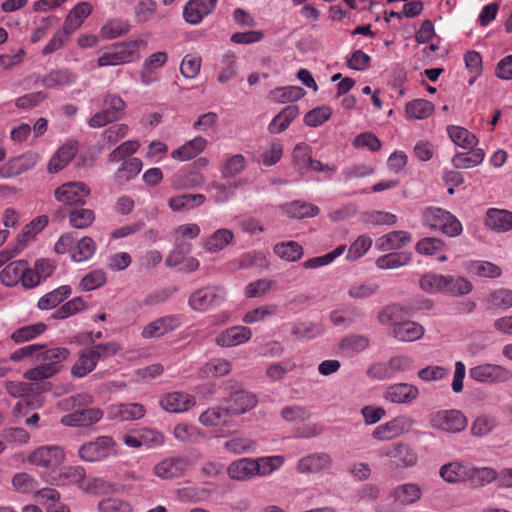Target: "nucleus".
<instances>
[{
    "instance_id": "nucleus-1",
    "label": "nucleus",
    "mask_w": 512,
    "mask_h": 512,
    "mask_svg": "<svg viewBox=\"0 0 512 512\" xmlns=\"http://www.w3.org/2000/svg\"><path fill=\"white\" fill-rule=\"evenodd\" d=\"M67 348L57 347L45 350L36 356V362L40 365L27 370L23 377L29 381H42L48 379L61 370V362L69 356Z\"/></svg>"
},
{
    "instance_id": "nucleus-2",
    "label": "nucleus",
    "mask_w": 512,
    "mask_h": 512,
    "mask_svg": "<svg viewBox=\"0 0 512 512\" xmlns=\"http://www.w3.org/2000/svg\"><path fill=\"white\" fill-rule=\"evenodd\" d=\"M421 219L424 226L438 230L448 237H457L463 231L462 224L457 217L440 207L425 208Z\"/></svg>"
},
{
    "instance_id": "nucleus-3",
    "label": "nucleus",
    "mask_w": 512,
    "mask_h": 512,
    "mask_svg": "<svg viewBox=\"0 0 512 512\" xmlns=\"http://www.w3.org/2000/svg\"><path fill=\"white\" fill-rule=\"evenodd\" d=\"M142 43V40L115 43L97 59V65L106 67L130 63L139 56L138 47Z\"/></svg>"
},
{
    "instance_id": "nucleus-4",
    "label": "nucleus",
    "mask_w": 512,
    "mask_h": 512,
    "mask_svg": "<svg viewBox=\"0 0 512 512\" xmlns=\"http://www.w3.org/2000/svg\"><path fill=\"white\" fill-rule=\"evenodd\" d=\"M194 466L192 459L185 455H172L154 465L153 474L162 480L185 477Z\"/></svg>"
},
{
    "instance_id": "nucleus-5",
    "label": "nucleus",
    "mask_w": 512,
    "mask_h": 512,
    "mask_svg": "<svg viewBox=\"0 0 512 512\" xmlns=\"http://www.w3.org/2000/svg\"><path fill=\"white\" fill-rule=\"evenodd\" d=\"M226 298L222 286L210 285L194 291L188 299V305L195 311H207L220 306Z\"/></svg>"
},
{
    "instance_id": "nucleus-6",
    "label": "nucleus",
    "mask_w": 512,
    "mask_h": 512,
    "mask_svg": "<svg viewBox=\"0 0 512 512\" xmlns=\"http://www.w3.org/2000/svg\"><path fill=\"white\" fill-rule=\"evenodd\" d=\"M469 377L482 384H500L512 380V370L502 365L484 363L470 368Z\"/></svg>"
},
{
    "instance_id": "nucleus-7",
    "label": "nucleus",
    "mask_w": 512,
    "mask_h": 512,
    "mask_svg": "<svg viewBox=\"0 0 512 512\" xmlns=\"http://www.w3.org/2000/svg\"><path fill=\"white\" fill-rule=\"evenodd\" d=\"M467 418L458 410H440L431 415L433 428L447 433H458L467 427Z\"/></svg>"
},
{
    "instance_id": "nucleus-8",
    "label": "nucleus",
    "mask_w": 512,
    "mask_h": 512,
    "mask_svg": "<svg viewBox=\"0 0 512 512\" xmlns=\"http://www.w3.org/2000/svg\"><path fill=\"white\" fill-rule=\"evenodd\" d=\"M114 447V440L109 436H100L94 441L84 443L79 448V456L86 462H97L109 457Z\"/></svg>"
},
{
    "instance_id": "nucleus-9",
    "label": "nucleus",
    "mask_w": 512,
    "mask_h": 512,
    "mask_svg": "<svg viewBox=\"0 0 512 512\" xmlns=\"http://www.w3.org/2000/svg\"><path fill=\"white\" fill-rule=\"evenodd\" d=\"M90 189L82 182H68L54 191L55 199L64 205H84Z\"/></svg>"
},
{
    "instance_id": "nucleus-10",
    "label": "nucleus",
    "mask_w": 512,
    "mask_h": 512,
    "mask_svg": "<svg viewBox=\"0 0 512 512\" xmlns=\"http://www.w3.org/2000/svg\"><path fill=\"white\" fill-rule=\"evenodd\" d=\"M217 3L218 0H189L184 5L183 18L187 23L197 25L215 10Z\"/></svg>"
},
{
    "instance_id": "nucleus-11",
    "label": "nucleus",
    "mask_w": 512,
    "mask_h": 512,
    "mask_svg": "<svg viewBox=\"0 0 512 512\" xmlns=\"http://www.w3.org/2000/svg\"><path fill=\"white\" fill-rule=\"evenodd\" d=\"M65 458L64 451L59 446H41L30 456L29 462L41 467H55L60 465Z\"/></svg>"
},
{
    "instance_id": "nucleus-12",
    "label": "nucleus",
    "mask_w": 512,
    "mask_h": 512,
    "mask_svg": "<svg viewBox=\"0 0 512 512\" xmlns=\"http://www.w3.org/2000/svg\"><path fill=\"white\" fill-rule=\"evenodd\" d=\"M390 462L400 468L412 467L417 463V453L405 443H396L387 448L384 453Z\"/></svg>"
},
{
    "instance_id": "nucleus-13",
    "label": "nucleus",
    "mask_w": 512,
    "mask_h": 512,
    "mask_svg": "<svg viewBox=\"0 0 512 512\" xmlns=\"http://www.w3.org/2000/svg\"><path fill=\"white\" fill-rule=\"evenodd\" d=\"M413 421L405 416L396 417L384 424L377 426L372 436L377 440H391L402 433H404L411 425Z\"/></svg>"
},
{
    "instance_id": "nucleus-14",
    "label": "nucleus",
    "mask_w": 512,
    "mask_h": 512,
    "mask_svg": "<svg viewBox=\"0 0 512 512\" xmlns=\"http://www.w3.org/2000/svg\"><path fill=\"white\" fill-rule=\"evenodd\" d=\"M227 410L231 416L244 414L253 409L257 404V397L255 394L239 389L233 391L226 399Z\"/></svg>"
},
{
    "instance_id": "nucleus-15",
    "label": "nucleus",
    "mask_w": 512,
    "mask_h": 512,
    "mask_svg": "<svg viewBox=\"0 0 512 512\" xmlns=\"http://www.w3.org/2000/svg\"><path fill=\"white\" fill-rule=\"evenodd\" d=\"M102 416L103 412L99 408L81 409L64 415L61 423L70 427H88L98 422Z\"/></svg>"
},
{
    "instance_id": "nucleus-16",
    "label": "nucleus",
    "mask_w": 512,
    "mask_h": 512,
    "mask_svg": "<svg viewBox=\"0 0 512 512\" xmlns=\"http://www.w3.org/2000/svg\"><path fill=\"white\" fill-rule=\"evenodd\" d=\"M419 395V390L416 386L408 383H397L387 387L384 398L396 404H410Z\"/></svg>"
},
{
    "instance_id": "nucleus-17",
    "label": "nucleus",
    "mask_w": 512,
    "mask_h": 512,
    "mask_svg": "<svg viewBox=\"0 0 512 512\" xmlns=\"http://www.w3.org/2000/svg\"><path fill=\"white\" fill-rule=\"evenodd\" d=\"M412 241V235L408 231H391L376 240L375 247L382 252L397 251Z\"/></svg>"
},
{
    "instance_id": "nucleus-18",
    "label": "nucleus",
    "mask_w": 512,
    "mask_h": 512,
    "mask_svg": "<svg viewBox=\"0 0 512 512\" xmlns=\"http://www.w3.org/2000/svg\"><path fill=\"white\" fill-rule=\"evenodd\" d=\"M252 337V331L246 326H233L221 332L215 339V343L221 347H233L248 342Z\"/></svg>"
},
{
    "instance_id": "nucleus-19",
    "label": "nucleus",
    "mask_w": 512,
    "mask_h": 512,
    "mask_svg": "<svg viewBox=\"0 0 512 512\" xmlns=\"http://www.w3.org/2000/svg\"><path fill=\"white\" fill-rule=\"evenodd\" d=\"M333 460L327 453H313L301 458L298 462L297 469L300 473H318L328 470L332 467Z\"/></svg>"
},
{
    "instance_id": "nucleus-20",
    "label": "nucleus",
    "mask_w": 512,
    "mask_h": 512,
    "mask_svg": "<svg viewBox=\"0 0 512 512\" xmlns=\"http://www.w3.org/2000/svg\"><path fill=\"white\" fill-rule=\"evenodd\" d=\"M179 325L180 320L178 317L173 315L165 316L146 325L141 334L143 338H157L175 330Z\"/></svg>"
},
{
    "instance_id": "nucleus-21",
    "label": "nucleus",
    "mask_w": 512,
    "mask_h": 512,
    "mask_svg": "<svg viewBox=\"0 0 512 512\" xmlns=\"http://www.w3.org/2000/svg\"><path fill=\"white\" fill-rule=\"evenodd\" d=\"M471 471L470 464L454 461L440 468V476L448 483H459L470 479Z\"/></svg>"
},
{
    "instance_id": "nucleus-22",
    "label": "nucleus",
    "mask_w": 512,
    "mask_h": 512,
    "mask_svg": "<svg viewBox=\"0 0 512 512\" xmlns=\"http://www.w3.org/2000/svg\"><path fill=\"white\" fill-rule=\"evenodd\" d=\"M485 225L496 232L510 231L512 230V212L490 208L486 212Z\"/></svg>"
},
{
    "instance_id": "nucleus-23",
    "label": "nucleus",
    "mask_w": 512,
    "mask_h": 512,
    "mask_svg": "<svg viewBox=\"0 0 512 512\" xmlns=\"http://www.w3.org/2000/svg\"><path fill=\"white\" fill-rule=\"evenodd\" d=\"M146 409L139 403H122L109 409V417L120 421L138 420L144 417Z\"/></svg>"
},
{
    "instance_id": "nucleus-24",
    "label": "nucleus",
    "mask_w": 512,
    "mask_h": 512,
    "mask_svg": "<svg viewBox=\"0 0 512 512\" xmlns=\"http://www.w3.org/2000/svg\"><path fill=\"white\" fill-rule=\"evenodd\" d=\"M257 469L254 459L242 458L228 466L227 474L233 480L246 481L256 476Z\"/></svg>"
},
{
    "instance_id": "nucleus-25",
    "label": "nucleus",
    "mask_w": 512,
    "mask_h": 512,
    "mask_svg": "<svg viewBox=\"0 0 512 512\" xmlns=\"http://www.w3.org/2000/svg\"><path fill=\"white\" fill-rule=\"evenodd\" d=\"M76 79L77 76L68 69L52 70L41 79V85L48 89H63Z\"/></svg>"
},
{
    "instance_id": "nucleus-26",
    "label": "nucleus",
    "mask_w": 512,
    "mask_h": 512,
    "mask_svg": "<svg viewBox=\"0 0 512 512\" xmlns=\"http://www.w3.org/2000/svg\"><path fill=\"white\" fill-rule=\"evenodd\" d=\"M194 403L193 396L182 392L170 393L160 401L163 409L172 413L184 412L193 406Z\"/></svg>"
},
{
    "instance_id": "nucleus-27",
    "label": "nucleus",
    "mask_w": 512,
    "mask_h": 512,
    "mask_svg": "<svg viewBox=\"0 0 512 512\" xmlns=\"http://www.w3.org/2000/svg\"><path fill=\"white\" fill-rule=\"evenodd\" d=\"M389 334L402 342H412L420 339L424 334V328L414 321H403L394 329H390Z\"/></svg>"
},
{
    "instance_id": "nucleus-28",
    "label": "nucleus",
    "mask_w": 512,
    "mask_h": 512,
    "mask_svg": "<svg viewBox=\"0 0 512 512\" xmlns=\"http://www.w3.org/2000/svg\"><path fill=\"white\" fill-rule=\"evenodd\" d=\"M92 5L89 2H80L68 13L63 28L70 34L75 32L84 20L91 14Z\"/></svg>"
},
{
    "instance_id": "nucleus-29",
    "label": "nucleus",
    "mask_w": 512,
    "mask_h": 512,
    "mask_svg": "<svg viewBox=\"0 0 512 512\" xmlns=\"http://www.w3.org/2000/svg\"><path fill=\"white\" fill-rule=\"evenodd\" d=\"M206 145L207 140L201 136H197L173 150L171 156L180 161H187L199 155L205 149Z\"/></svg>"
},
{
    "instance_id": "nucleus-30",
    "label": "nucleus",
    "mask_w": 512,
    "mask_h": 512,
    "mask_svg": "<svg viewBox=\"0 0 512 512\" xmlns=\"http://www.w3.org/2000/svg\"><path fill=\"white\" fill-rule=\"evenodd\" d=\"M421 495L422 490L414 483L398 485L391 491V497L401 505L413 504L421 498Z\"/></svg>"
},
{
    "instance_id": "nucleus-31",
    "label": "nucleus",
    "mask_w": 512,
    "mask_h": 512,
    "mask_svg": "<svg viewBox=\"0 0 512 512\" xmlns=\"http://www.w3.org/2000/svg\"><path fill=\"white\" fill-rule=\"evenodd\" d=\"M485 152L481 148H470L468 152L456 153L452 158V164L456 169H469L482 163Z\"/></svg>"
},
{
    "instance_id": "nucleus-32",
    "label": "nucleus",
    "mask_w": 512,
    "mask_h": 512,
    "mask_svg": "<svg viewBox=\"0 0 512 512\" xmlns=\"http://www.w3.org/2000/svg\"><path fill=\"white\" fill-rule=\"evenodd\" d=\"M284 211L290 218L303 219L317 216L320 209L312 203L296 200L285 204Z\"/></svg>"
},
{
    "instance_id": "nucleus-33",
    "label": "nucleus",
    "mask_w": 512,
    "mask_h": 512,
    "mask_svg": "<svg viewBox=\"0 0 512 512\" xmlns=\"http://www.w3.org/2000/svg\"><path fill=\"white\" fill-rule=\"evenodd\" d=\"M299 115V108L296 105H289L282 109L269 124V131L277 134L286 130L290 123Z\"/></svg>"
},
{
    "instance_id": "nucleus-34",
    "label": "nucleus",
    "mask_w": 512,
    "mask_h": 512,
    "mask_svg": "<svg viewBox=\"0 0 512 512\" xmlns=\"http://www.w3.org/2000/svg\"><path fill=\"white\" fill-rule=\"evenodd\" d=\"M72 292L69 285H62L53 291L43 295L37 303L40 310H50L56 308L60 303L66 300Z\"/></svg>"
},
{
    "instance_id": "nucleus-35",
    "label": "nucleus",
    "mask_w": 512,
    "mask_h": 512,
    "mask_svg": "<svg viewBox=\"0 0 512 512\" xmlns=\"http://www.w3.org/2000/svg\"><path fill=\"white\" fill-rule=\"evenodd\" d=\"M26 260H15L10 262L0 272V281L6 287H14L20 281L25 271Z\"/></svg>"
},
{
    "instance_id": "nucleus-36",
    "label": "nucleus",
    "mask_w": 512,
    "mask_h": 512,
    "mask_svg": "<svg viewBox=\"0 0 512 512\" xmlns=\"http://www.w3.org/2000/svg\"><path fill=\"white\" fill-rule=\"evenodd\" d=\"M447 133L452 142L463 149L473 148L478 143L477 137L461 126L449 125Z\"/></svg>"
},
{
    "instance_id": "nucleus-37",
    "label": "nucleus",
    "mask_w": 512,
    "mask_h": 512,
    "mask_svg": "<svg viewBox=\"0 0 512 512\" xmlns=\"http://www.w3.org/2000/svg\"><path fill=\"white\" fill-rule=\"evenodd\" d=\"M412 260L410 252L392 251L377 258L375 264L379 269H396L409 264Z\"/></svg>"
},
{
    "instance_id": "nucleus-38",
    "label": "nucleus",
    "mask_w": 512,
    "mask_h": 512,
    "mask_svg": "<svg viewBox=\"0 0 512 512\" xmlns=\"http://www.w3.org/2000/svg\"><path fill=\"white\" fill-rule=\"evenodd\" d=\"M231 417L226 407H214L204 411L199 421L204 426H227Z\"/></svg>"
},
{
    "instance_id": "nucleus-39",
    "label": "nucleus",
    "mask_w": 512,
    "mask_h": 512,
    "mask_svg": "<svg viewBox=\"0 0 512 512\" xmlns=\"http://www.w3.org/2000/svg\"><path fill=\"white\" fill-rule=\"evenodd\" d=\"M273 252L281 259L295 262L304 255L303 247L296 241H284L273 247Z\"/></svg>"
},
{
    "instance_id": "nucleus-40",
    "label": "nucleus",
    "mask_w": 512,
    "mask_h": 512,
    "mask_svg": "<svg viewBox=\"0 0 512 512\" xmlns=\"http://www.w3.org/2000/svg\"><path fill=\"white\" fill-rule=\"evenodd\" d=\"M97 362L90 348H86L80 353L78 361L71 369V373L74 377L82 378L95 369Z\"/></svg>"
},
{
    "instance_id": "nucleus-41",
    "label": "nucleus",
    "mask_w": 512,
    "mask_h": 512,
    "mask_svg": "<svg viewBox=\"0 0 512 512\" xmlns=\"http://www.w3.org/2000/svg\"><path fill=\"white\" fill-rule=\"evenodd\" d=\"M232 364L230 361L222 358L213 359L207 362L199 371L202 378L220 377L231 372Z\"/></svg>"
},
{
    "instance_id": "nucleus-42",
    "label": "nucleus",
    "mask_w": 512,
    "mask_h": 512,
    "mask_svg": "<svg viewBox=\"0 0 512 512\" xmlns=\"http://www.w3.org/2000/svg\"><path fill=\"white\" fill-rule=\"evenodd\" d=\"M233 232L229 229H219L205 240L204 248L208 252H218L224 249L233 240Z\"/></svg>"
},
{
    "instance_id": "nucleus-43",
    "label": "nucleus",
    "mask_w": 512,
    "mask_h": 512,
    "mask_svg": "<svg viewBox=\"0 0 512 512\" xmlns=\"http://www.w3.org/2000/svg\"><path fill=\"white\" fill-rule=\"evenodd\" d=\"M446 285V276L437 273H426L419 280L420 288L430 294L444 293Z\"/></svg>"
},
{
    "instance_id": "nucleus-44",
    "label": "nucleus",
    "mask_w": 512,
    "mask_h": 512,
    "mask_svg": "<svg viewBox=\"0 0 512 512\" xmlns=\"http://www.w3.org/2000/svg\"><path fill=\"white\" fill-rule=\"evenodd\" d=\"M142 169V161L139 158H130L124 161L115 173V181L124 183L135 178Z\"/></svg>"
},
{
    "instance_id": "nucleus-45",
    "label": "nucleus",
    "mask_w": 512,
    "mask_h": 512,
    "mask_svg": "<svg viewBox=\"0 0 512 512\" xmlns=\"http://www.w3.org/2000/svg\"><path fill=\"white\" fill-rule=\"evenodd\" d=\"M47 329L46 324L39 322L35 324L26 325L16 329L12 335L11 339L19 344L27 341H31L44 333Z\"/></svg>"
},
{
    "instance_id": "nucleus-46",
    "label": "nucleus",
    "mask_w": 512,
    "mask_h": 512,
    "mask_svg": "<svg viewBox=\"0 0 512 512\" xmlns=\"http://www.w3.org/2000/svg\"><path fill=\"white\" fill-rule=\"evenodd\" d=\"M406 114L408 118L412 119H426L434 111V105L424 99H415L406 104Z\"/></svg>"
},
{
    "instance_id": "nucleus-47",
    "label": "nucleus",
    "mask_w": 512,
    "mask_h": 512,
    "mask_svg": "<svg viewBox=\"0 0 512 512\" xmlns=\"http://www.w3.org/2000/svg\"><path fill=\"white\" fill-rule=\"evenodd\" d=\"M404 308L398 304L389 305L383 308L378 314V320L383 325H388L391 329L404 321Z\"/></svg>"
},
{
    "instance_id": "nucleus-48",
    "label": "nucleus",
    "mask_w": 512,
    "mask_h": 512,
    "mask_svg": "<svg viewBox=\"0 0 512 512\" xmlns=\"http://www.w3.org/2000/svg\"><path fill=\"white\" fill-rule=\"evenodd\" d=\"M86 481L84 468L80 466H71L64 468L63 472L59 475V479L56 480V484L67 485L76 483L82 490H84Z\"/></svg>"
},
{
    "instance_id": "nucleus-49",
    "label": "nucleus",
    "mask_w": 512,
    "mask_h": 512,
    "mask_svg": "<svg viewBox=\"0 0 512 512\" xmlns=\"http://www.w3.org/2000/svg\"><path fill=\"white\" fill-rule=\"evenodd\" d=\"M75 155V149L72 146H62L57 150L48 163V171L57 173L61 171L71 161Z\"/></svg>"
},
{
    "instance_id": "nucleus-50",
    "label": "nucleus",
    "mask_w": 512,
    "mask_h": 512,
    "mask_svg": "<svg viewBox=\"0 0 512 512\" xmlns=\"http://www.w3.org/2000/svg\"><path fill=\"white\" fill-rule=\"evenodd\" d=\"M129 30L130 25L127 21L122 19H111L101 27L100 35L104 39L111 40L127 34Z\"/></svg>"
},
{
    "instance_id": "nucleus-51",
    "label": "nucleus",
    "mask_w": 512,
    "mask_h": 512,
    "mask_svg": "<svg viewBox=\"0 0 512 512\" xmlns=\"http://www.w3.org/2000/svg\"><path fill=\"white\" fill-rule=\"evenodd\" d=\"M37 160H38V156L34 153L24 154L22 156H19V157L13 159L10 162V166H11L13 172L5 173L4 168H1L0 174L2 177H9L12 174L17 175V174L23 173V172L28 171L31 168H33L36 165Z\"/></svg>"
},
{
    "instance_id": "nucleus-52",
    "label": "nucleus",
    "mask_w": 512,
    "mask_h": 512,
    "mask_svg": "<svg viewBox=\"0 0 512 512\" xmlns=\"http://www.w3.org/2000/svg\"><path fill=\"white\" fill-rule=\"evenodd\" d=\"M48 224V217L45 215L39 216L28 223L22 230V233L18 236L20 241V249H24L27 242L33 238L37 233L43 230Z\"/></svg>"
},
{
    "instance_id": "nucleus-53",
    "label": "nucleus",
    "mask_w": 512,
    "mask_h": 512,
    "mask_svg": "<svg viewBox=\"0 0 512 512\" xmlns=\"http://www.w3.org/2000/svg\"><path fill=\"white\" fill-rule=\"evenodd\" d=\"M361 221L365 224H370L374 226H392L396 224L397 216L389 212L373 210L362 213Z\"/></svg>"
},
{
    "instance_id": "nucleus-54",
    "label": "nucleus",
    "mask_w": 512,
    "mask_h": 512,
    "mask_svg": "<svg viewBox=\"0 0 512 512\" xmlns=\"http://www.w3.org/2000/svg\"><path fill=\"white\" fill-rule=\"evenodd\" d=\"M468 268L472 274L480 277L498 278L502 274V269L489 261H472Z\"/></svg>"
},
{
    "instance_id": "nucleus-55",
    "label": "nucleus",
    "mask_w": 512,
    "mask_h": 512,
    "mask_svg": "<svg viewBox=\"0 0 512 512\" xmlns=\"http://www.w3.org/2000/svg\"><path fill=\"white\" fill-rule=\"evenodd\" d=\"M96 250V244L91 237L81 238L76 247L72 250L71 258L75 262H82L90 259Z\"/></svg>"
},
{
    "instance_id": "nucleus-56",
    "label": "nucleus",
    "mask_w": 512,
    "mask_h": 512,
    "mask_svg": "<svg viewBox=\"0 0 512 512\" xmlns=\"http://www.w3.org/2000/svg\"><path fill=\"white\" fill-rule=\"evenodd\" d=\"M224 448L234 454L254 453L257 443L249 438L233 437L225 442Z\"/></svg>"
},
{
    "instance_id": "nucleus-57",
    "label": "nucleus",
    "mask_w": 512,
    "mask_h": 512,
    "mask_svg": "<svg viewBox=\"0 0 512 512\" xmlns=\"http://www.w3.org/2000/svg\"><path fill=\"white\" fill-rule=\"evenodd\" d=\"M487 302L490 307L507 310L512 307V290L508 288H499L492 291Z\"/></svg>"
},
{
    "instance_id": "nucleus-58",
    "label": "nucleus",
    "mask_w": 512,
    "mask_h": 512,
    "mask_svg": "<svg viewBox=\"0 0 512 512\" xmlns=\"http://www.w3.org/2000/svg\"><path fill=\"white\" fill-rule=\"evenodd\" d=\"M104 110L111 119L119 120L124 114L126 103L116 94H106L103 98Z\"/></svg>"
},
{
    "instance_id": "nucleus-59",
    "label": "nucleus",
    "mask_w": 512,
    "mask_h": 512,
    "mask_svg": "<svg viewBox=\"0 0 512 512\" xmlns=\"http://www.w3.org/2000/svg\"><path fill=\"white\" fill-rule=\"evenodd\" d=\"M95 220L94 211L91 209H74L69 213V222L76 229H85L92 225Z\"/></svg>"
},
{
    "instance_id": "nucleus-60",
    "label": "nucleus",
    "mask_w": 512,
    "mask_h": 512,
    "mask_svg": "<svg viewBox=\"0 0 512 512\" xmlns=\"http://www.w3.org/2000/svg\"><path fill=\"white\" fill-rule=\"evenodd\" d=\"M446 245L443 240L436 237H426L419 240L415 245V250L421 255L432 256L444 251Z\"/></svg>"
},
{
    "instance_id": "nucleus-61",
    "label": "nucleus",
    "mask_w": 512,
    "mask_h": 512,
    "mask_svg": "<svg viewBox=\"0 0 512 512\" xmlns=\"http://www.w3.org/2000/svg\"><path fill=\"white\" fill-rule=\"evenodd\" d=\"M447 285L444 293L452 296H462L469 294L472 290V284L464 277L446 276Z\"/></svg>"
},
{
    "instance_id": "nucleus-62",
    "label": "nucleus",
    "mask_w": 512,
    "mask_h": 512,
    "mask_svg": "<svg viewBox=\"0 0 512 512\" xmlns=\"http://www.w3.org/2000/svg\"><path fill=\"white\" fill-rule=\"evenodd\" d=\"M305 93V90L301 87L286 86L273 90L271 95L275 101L286 103L301 99Z\"/></svg>"
},
{
    "instance_id": "nucleus-63",
    "label": "nucleus",
    "mask_w": 512,
    "mask_h": 512,
    "mask_svg": "<svg viewBox=\"0 0 512 512\" xmlns=\"http://www.w3.org/2000/svg\"><path fill=\"white\" fill-rule=\"evenodd\" d=\"M86 308V303L81 297H75L59 307L51 317L54 319H66Z\"/></svg>"
},
{
    "instance_id": "nucleus-64",
    "label": "nucleus",
    "mask_w": 512,
    "mask_h": 512,
    "mask_svg": "<svg viewBox=\"0 0 512 512\" xmlns=\"http://www.w3.org/2000/svg\"><path fill=\"white\" fill-rule=\"evenodd\" d=\"M246 166L245 157L236 154L228 158L221 167L222 178H231L244 170Z\"/></svg>"
}]
</instances>
